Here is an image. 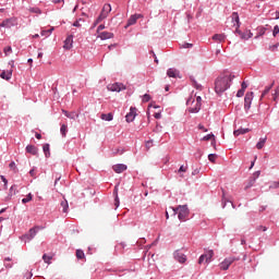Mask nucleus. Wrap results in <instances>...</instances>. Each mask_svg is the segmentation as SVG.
<instances>
[{
	"instance_id": "obj_1",
	"label": "nucleus",
	"mask_w": 279,
	"mask_h": 279,
	"mask_svg": "<svg viewBox=\"0 0 279 279\" xmlns=\"http://www.w3.org/2000/svg\"><path fill=\"white\" fill-rule=\"evenodd\" d=\"M236 77L234 74H223L216 78L215 81V93L221 97L232 86V82Z\"/></svg>"
},
{
	"instance_id": "obj_2",
	"label": "nucleus",
	"mask_w": 279,
	"mask_h": 279,
	"mask_svg": "<svg viewBox=\"0 0 279 279\" xmlns=\"http://www.w3.org/2000/svg\"><path fill=\"white\" fill-rule=\"evenodd\" d=\"M39 230H45V227L35 226L29 229L27 233H25L22 239L27 243V241H32L37 234Z\"/></svg>"
},
{
	"instance_id": "obj_3",
	"label": "nucleus",
	"mask_w": 279,
	"mask_h": 279,
	"mask_svg": "<svg viewBox=\"0 0 279 279\" xmlns=\"http://www.w3.org/2000/svg\"><path fill=\"white\" fill-rule=\"evenodd\" d=\"M179 221H186L189 219V215H191V210H189V205H179Z\"/></svg>"
},
{
	"instance_id": "obj_4",
	"label": "nucleus",
	"mask_w": 279,
	"mask_h": 279,
	"mask_svg": "<svg viewBox=\"0 0 279 279\" xmlns=\"http://www.w3.org/2000/svg\"><path fill=\"white\" fill-rule=\"evenodd\" d=\"M236 260H240L239 257H234V256H231V257H226L219 265L220 269L222 271H228V269H230V265H232V263L236 262Z\"/></svg>"
},
{
	"instance_id": "obj_5",
	"label": "nucleus",
	"mask_w": 279,
	"mask_h": 279,
	"mask_svg": "<svg viewBox=\"0 0 279 279\" xmlns=\"http://www.w3.org/2000/svg\"><path fill=\"white\" fill-rule=\"evenodd\" d=\"M252 101H254V92H248L245 94L244 97V110L245 112L250 111V108H252Z\"/></svg>"
},
{
	"instance_id": "obj_6",
	"label": "nucleus",
	"mask_w": 279,
	"mask_h": 279,
	"mask_svg": "<svg viewBox=\"0 0 279 279\" xmlns=\"http://www.w3.org/2000/svg\"><path fill=\"white\" fill-rule=\"evenodd\" d=\"M215 256V251L209 250L206 253L202 254L198 258V265H202V263H210L213 260V257Z\"/></svg>"
},
{
	"instance_id": "obj_7",
	"label": "nucleus",
	"mask_w": 279,
	"mask_h": 279,
	"mask_svg": "<svg viewBox=\"0 0 279 279\" xmlns=\"http://www.w3.org/2000/svg\"><path fill=\"white\" fill-rule=\"evenodd\" d=\"M16 25V19L10 17L5 19L0 23V27H4L7 29H10L11 27H14Z\"/></svg>"
},
{
	"instance_id": "obj_8",
	"label": "nucleus",
	"mask_w": 279,
	"mask_h": 279,
	"mask_svg": "<svg viewBox=\"0 0 279 279\" xmlns=\"http://www.w3.org/2000/svg\"><path fill=\"white\" fill-rule=\"evenodd\" d=\"M138 19H143V14H133V15H131L129 17L124 28L128 29V27H132V25H136V21H138Z\"/></svg>"
},
{
	"instance_id": "obj_9",
	"label": "nucleus",
	"mask_w": 279,
	"mask_h": 279,
	"mask_svg": "<svg viewBox=\"0 0 279 279\" xmlns=\"http://www.w3.org/2000/svg\"><path fill=\"white\" fill-rule=\"evenodd\" d=\"M167 76L168 77H174V78H179L182 80V74H180V70L175 69V68H170L167 70Z\"/></svg>"
},
{
	"instance_id": "obj_10",
	"label": "nucleus",
	"mask_w": 279,
	"mask_h": 279,
	"mask_svg": "<svg viewBox=\"0 0 279 279\" xmlns=\"http://www.w3.org/2000/svg\"><path fill=\"white\" fill-rule=\"evenodd\" d=\"M136 119V107H131L130 112L125 116L126 123H132Z\"/></svg>"
},
{
	"instance_id": "obj_11",
	"label": "nucleus",
	"mask_w": 279,
	"mask_h": 279,
	"mask_svg": "<svg viewBox=\"0 0 279 279\" xmlns=\"http://www.w3.org/2000/svg\"><path fill=\"white\" fill-rule=\"evenodd\" d=\"M173 257H174V259L178 260V263H181V264L186 263V255L184 253H182V251H180V250L174 251Z\"/></svg>"
},
{
	"instance_id": "obj_12",
	"label": "nucleus",
	"mask_w": 279,
	"mask_h": 279,
	"mask_svg": "<svg viewBox=\"0 0 279 279\" xmlns=\"http://www.w3.org/2000/svg\"><path fill=\"white\" fill-rule=\"evenodd\" d=\"M63 43V49L71 51L73 49V35H69Z\"/></svg>"
},
{
	"instance_id": "obj_13",
	"label": "nucleus",
	"mask_w": 279,
	"mask_h": 279,
	"mask_svg": "<svg viewBox=\"0 0 279 279\" xmlns=\"http://www.w3.org/2000/svg\"><path fill=\"white\" fill-rule=\"evenodd\" d=\"M114 173H123V171H128V165L125 163H117L112 167Z\"/></svg>"
},
{
	"instance_id": "obj_14",
	"label": "nucleus",
	"mask_w": 279,
	"mask_h": 279,
	"mask_svg": "<svg viewBox=\"0 0 279 279\" xmlns=\"http://www.w3.org/2000/svg\"><path fill=\"white\" fill-rule=\"evenodd\" d=\"M222 208H226V206H228V204H231L232 208H236V205H234V203H232V201H230L228 197H226V190H222Z\"/></svg>"
},
{
	"instance_id": "obj_15",
	"label": "nucleus",
	"mask_w": 279,
	"mask_h": 279,
	"mask_svg": "<svg viewBox=\"0 0 279 279\" xmlns=\"http://www.w3.org/2000/svg\"><path fill=\"white\" fill-rule=\"evenodd\" d=\"M97 38H100V40H110V38H114V33L101 32Z\"/></svg>"
},
{
	"instance_id": "obj_16",
	"label": "nucleus",
	"mask_w": 279,
	"mask_h": 279,
	"mask_svg": "<svg viewBox=\"0 0 279 279\" xmlns=\"http://www.w3.org/2000/svg\"><path fill=\"white\" fill-rule=\"evenodd\" d=\"M231 21L234 27H241V19L239 17V12H233L231 14Z\"/></svg>"
},
{
	"instance_id": "obj_17",
	"label": "nucleus",
	"mask_w": 279,
	"mask_h": 279,
	"mask_svg": "<svg viewBox=\"0 0 279 279\" xmlns=\"http://www.w3.org/2000/svg\"><path fill=\"white\" fill-rule=\"evenodd\" d=\"M125 87H123V84L121 83H114L111 85L110 90L112 93H121Z\"/></svg>"
},
{
	"instance_id": "obj_18",
	"label": "nucleus",
	"mask_w": 279,
	"mask_h": 279,
	"mask_svg": "<svg viewBox=\"0 0 279 279\" xmlns=\"http://www.w3.org/2000/svg\"><path fill=\"white\" fill-rule=\"evenodd\" d=\"M256 36H255V40H258V38H260V36H265V34L267 33V27L265 26H258L256 28Z\"/></svg>"
},
{
	"instance_id": "obj_19",
	"label": "nucleus",
	"mask_w": 279,
	"mask_h": 279,
	"mask_svg": "<svg viewBox=\"0 0 279 279\" xmlns=\"http://www.w3.org/2000/svg\"><path fill=\"white\" fill-rule=\"evenodd\" d=\"M26 153L32 154V156H38V147H36L34 145H27Z\"/></svg>"
},
{
	"instance_id": "obj_20",
	"label": "nucleus",
	"mask_w": 279,
	"mask_h": 279,
	"mask_svg": "<svg viewBox=\"0 0 279 279\" xmlns=\"http://www.w3.org/2000/svg\"><path fill=\"white\" fill-rule=\"evenodd\" d=\"M252 36H254L252 31H245V32L240 33V38L242 40H250V38H252Z\"/></svg>"
},
{
	"instance_id": "obj_21",
	"label": "nucleus",
	"mask_w": 279,
	"mask_h": 279,
	"mask_svg": "<svg viewBox=\"0 0 279 279\" xmlns=\"http://www.w3.org/2000/svg\"><path fill=\"white\" fill-rule=\"evenodd\" d=\"M19 185H16V184H13L11 187H10V190H9V195H8V198L10 199V198H12V197H14V195H16V193H19Z\"/></svg>"
},
{
	"instance_id": "obj_22",
	"label": "nucleus",
	"mask_w": 279,
	"mask_h": 279,
	"mask_svg": "<svg viewBox=\"0 0 279 279\" xmlns=\"http://www.w3.org/2000/svg\"><path fill=\"white\" fill-rule=\"evenodd\" d=\"M113 195H114V206L116 208H119V206L121 205V201H119V190L117 187H114Z\"/></svg>"
},
{
	"instance_id": "obj_23",
	"label": "nucleus",
	"mask_w": 279,
	"mask_h": 279,
	"mask_svg": "<svg viewBox=\"0 0 279 279\" xmlns=\"http://www.w3.org/2000/svg\"><path fill=\"white\" fill-rule=\"evenodd\" d=\"M100 119L102 121H112L114 119V114H112V112H109V113H102L100 116Z\"/></svg>"
},
{
	"instance_id": "obj_24",
	"label": "nucleus",
	"mask_w": 279,
	"mask_h": 279,
	"mask_svg": "<svg viewBox=\"0 0 279 279\" xmlns=\"http://www.w3.org/2000/svg\"><path fill=\"white\" fill-rule=\"evenodd\" d=\"M0 77L2 80H12V70H9L8 73L5 71H2Z\"/></svg>"
},
{
	"instance_id": "obj_25",
	"label": "nucleus",
	"mask_w": 279,
	"mask_h": 279,
	"mask_svg": "<svg viewBox=\"0 0 279 279\" xmlns=\"http://www.w3.org/2000/svg\"><path fill=\"white\" fill-rule=\"evenodd\" d=\"M213 40H216V43H223V40H226V35H223V34H215L213 36Z\"/></svg>"
},
{
	"instance_id": "obj_26",
	"label": "nucleus",
	"mask_w": 279,
	"mask_h": 279,
	"mask_svg": "<svg viewBox=\"0 0 279 279\" xmlns=\"http://www.w3.org/2000/svg\"><path fill=\"white\" fill-rule=\"evenodd\" d=\"M247 132H250V129H238L233 132L234 136H241V134H247Z\"/></svg>"
},
{
	"instance_id": "obj_27",
	"label": "nucleus",
	"mask_w": 279,
	"mask_h": 279,
	"mask_svg": "<svg viewBox=\"0 0 279 279\" xmlns=\"http://www.w3.org/2000/svg\"><path fill=\"white\" fill-rule=\"evenodd\" d=\"M60 206L62 208V213H69V201H61Z\"/></svg>"
},
{
	"instance_id": "obj_28",
	"label": "nucleus",
	"mask_w": 279,
	"mask_h": 279,
	"mask_svg": "<svg viewBox=\"0 0 279 279\" xmlns=\"http://www.w3.org/2000/svg\"><path fill=\"white\" fill-rule=\"evenodd\" d=\"M201 110H202V106L195 105L194 107L189 109V112H191V114H197V112H199Z\"/></svg>"
},
{
	"instance_id": "obj_29",
	"label": "nucleus",
	"mask_w": 279,
	"mask_h": 279,
	"mask_svg": "<svg viewBox=\"0 0 279 279\" xmlns=\"http://www.w3.org/2000/svg\"><path fill=\"white\" fill-rule=\"evenodd\" d=\"M49 149H50L49 144H44L43 151H44L46 158H49V156H51V151Z\"/></svg>"
},
{
	"instance_id": "obj_30",
	"label": "nucleus",
	"mask_w": 279,
	"mask_h": 279,
	"mask_svg": "<svg viewBox=\"0 0 279 279\" xmlns=\"http://www.w3.org/2000/svg\"><path fill=\"white\" fill-rule=\"evenodd\" d=\"M265 143H267V137H260L258 143L256 144V147L258 149H263V147H265Z\"/></svg>"
},
{
	"instance_id": "obj_31",
	"label": "nucleus",
	"mask_w": 279,
	"mask_h": 279,
	"mask_svg": "<svg viewBox=\"0 0 279 279\" xmlns=\"http://www.w3.org/2000/svg\"><path fill=\"white\" fill-rule=\"evenodd\" d=\"M101 12H105V14L108 16V14L112 12V5H110V3L105 4Z\"/></svg>"
},
{
	"instance_id": "obj_32",
	"label": "nucleus",
	"mask_w": 279,
	"mask_h": 279,
	"mask_svg": "<svg viewBox=\"0 0 279 279\" xmlns=\"http://www.w3.org/2000/svg\"><path fill=\"white\" fill-rule=\"evenodd\" d=\"M53 27H51L50 29L47 31H41L40 32V36H45V38H49V36H51V34L53 33Z\"/></svg>"
},
{
	"instance_id": "obj_33",
	"label": "nucleus",
	"mask_w": 279,
	"mask_h": 279,
	"mask_svg": "<svg viewBox=\"0 0 279 279\" xmlns=\"http://www.w3.org/2000/svg\"><path fill=\"white\" fill-rule=\"evenodd\" d=\"M105 19H108V13L100 12L99 16L96 19L97 23H101Z\"/></svg>"
},
{
	"instance_id": "obj_34",
	"label": "nucleus",
	"mask_w": 279,
	"mask_h": 279,
	"mask_svg": "<svg viewBox=\"0 0 279 279\" xmlns=\"http://www.w3.org/2000/svg\"><path fill=\"white\" fill-rule=\"evenodd\" d=\"M274 82L269 85V86H266L264 92L262 93V97H265V95H268L269 94V90H271V88H274Z\"/></svg>"
},
{
	"instance_id": "obj_35",
	"label": "nucleus",
	"mask_w": 279,
	"mask_h": 279,
	"mask_svg": "<svg viewBox=\"0 0 279 279\" xmlns=\"http://www.w3.org/2000/svg\"><path fill=\"white\" fill-rule=\"evenodd\" d=\"M53 257L52 256H49V255H47V254H44L43 255V260H44V263H46L47 265H51V259H52Z\"/></svg>"
},
{
	"instance_id": "obj_36",
	"label": "nucleus",
	"mask_w": 279,
	"mask_h": 279,
	"mask_svg": "<svg viewBox=\"0 0 279 279\" xmlns=\"http://www.w3.org/2000/svg\"><path fill=\"white\" fill-rule=\"evenodd\" d=\"M33 198L34 196L32 195V193H28L27 196L22 199V204H28V202H32Z\"/></svg>"
},
{
	"instance_id": "obj_37",
	"label": "nucleus",
	"mask_w": 279,
	"mask_h": 279,
	"mask_svg": "<svg viewBox=\"0 0 279 279\" xmlns=\"http://www.w3.org/2000/svg\"><path fill=\"white\" fill-rule=\"evenodd\" d=\"M60 132H61V135L63 137L66 136L68 125L66 124H61Z\"/></svg>"
},
{
	"instance_id": "obj_38",
	"label": "nucleus",
	"mask_w": 279,
	"mask_h": 279,
	"mask_svg": "<svg viewBox=\"0 0 279 279\" xmlns=\"http://www.w3.org/2000/svg\"><path fill=\"white\" fill-rule=\"evenodd\" d=\"M85 256L84 251L76 250V258H78V260H82V258H85Z\"/></svg>"
},
{
	"instance_id": "obj_39",
	"label": "nucleus",
	"mask_w": 279,
	"mask_h": 279,
	"mask_svg": "<svg viewBox=\"0 0 279 279\" xmlns=\"http://www.w3.org/2000/svg\"><path fill=\"white\" fill-rule=\"evenodd\" d=\"M29 12H32L33 14H43V11L37 7L31 8Z\"/></svg>"
},
{
	"instance_id": "obj_40",
	"label": "nucleus",
	"mask_w": 279,
	"mask_h": 279,
	"mask_svg": "<svg viewBox=\"0 0 279 279\" xmlns=\"http://www.w3.org/2000/svg\"><path fill=\"white\" fill-rule=\"evenodd\" d=\"M151 100V96L149 94H145L143 97H142V101L144 104H147L148 101Z\"/></svg>"
},
{
	"instance_id": "obj_41",
	"label": "nucleus",
	"mask_w": 279,
	"mask_h": 279,
	"mask_svg": "<svg viewBox=\"0 0 279 279\" xmlns=\"http://www.w3.org/2000/svg\"><path fill=\"white\" fill-rule=\"evenodd\" d=\"M257 178H260V170L255 171V172L253 173V175L251 177V179L253 180V182H256V179H257Z\"/></svg>"
},
{
	"instance_id": "obj_42",
	"label": "nucleus",
	"mask_w": 279,
	"mask_h": 279,
	"mask_svg": "<svg viewBox=\"0 0 279 279\" xmlns=\"http://www.w3.org/2000/svg\"><path fill=\"white\" fill-rule=\"evenodd\" d=\"M170 210H172V217H175V215H178V213H180V206L170 207Z\"/></svg>"
},
{
	"instance_id": "obj_43",
	"label": "nucleus",
	"mask_w": 279,
	"mask_h": 279,
	"mask_svg": "<svg viewBox=\"0 0 279 279\" xmlns=\"http://www.w3.org/2000/svg\"><path fill=\"white\" fill-rule=\"evenodd\" d=\"M215 138V135L213 133H209L207 135H205L204 137H202V141H210V140Z\"/></svg>"
},
{
	"instance_id": "obj_44",
	"label": "nucleus",
	"mask_w": 279,
	"mask_h": 279,
	"mask_svg": "<svg viewBox=\"0 0 279 279\" xmlns=\"http://www.w3.org/2000/svg\"><path fill=\"white\" fill-rule=\"evenodd\" d=\"M208 160H209V162H215V160H217V154H209Z\"/></svg>"
},
{
	"instance_id": "obj_45",
	"label": "nucleus",
	"mask_w": 279,
	"mask_h": 279,
	"mask_svg": "<svg viewBox=\"0 0 279 279\" xmlns=\"http://www.w3.org/2000/svg\"><path fill=\"white\" fill-rule=\"evenodd\" d=\"M279 34V26L278 25H275L274 26V29H272V36L276 38Z\"/></svg>"
},
{
	"instance_id": "obj_46",
	"label": "nucleus",
	"mask_w": 279,
	"mask_h": 279,
	"mask_svg": "<svg viewBox=\"0 0 279 279\" xmlns=\"http://www.w3.org/2000/svg\"><path fill=\"white\" fill-rule=\"evenodd\" d=\"M154 147V140H149L146 142V149H151Z\"/></svg>"
},
{
	"instance_id": "obj_47",
	"label": "nucleus",
	"mask_w": 279,
	"mask_h": 279,
	"mask_svg": "<svg viewBox=\"0 0 279 279\" xmlns=\"http://www.w3.org/2000/svg\"><path fill=\"white\" fill-rule=\"evenodd\" d=\"M274 100L278 99L279 97V86L276 87L275 93L272 94Z\"/></svg>"
},
{
	"instance_id": "obj_48",
	"label": "nucleus",
	"mask_w": 279,
	"mask_h": 279,
	"mask_svg": "<svg viewBox=\"0 0 279 279\" xmlns=\"http://www.w3.org/2000/svg\"><path fill=\"white\" fill-rule=\"evenodd\" d=\"M0 179L2 180V182L4 184V189L8 190V179L5 178V175H0Z\"/></svg>"
},
{
	"instance_id": "obj_49",
	"label": "nucleus",
	"mask_w": 279,
	"mask_h": 279,
	"mask_svg": "<svg viewBox=\"0 0 279 279\" xmlns=\"http://www.w3.org/2000/svg\"><path fill=\"white\" fill-rule=\"evenodd\" d=\"M269 189H279V181H274L270 185Z\"/></svg>"
},
{
	"instance_id": "obj_50",
	"label": "nucleus",
	"mask_w": 279,
	"mask_h": 279,
	"mask_svg": "<svg viewBox=\"0 0 279 279\" xmlns=\"http://www.w3.org/2000/svg\"><path fill=\"white\" fill-rule=\"evenodd\" d=\"M192 86L194 87V88H196V90H202V84H199V83H197V81L196 82H194V84H192Z\"/></svg>"
},
{
	"instance_id": "obj_51",
	"label": "nucleus",
	"mask_w": 279,
	"mask_h": 279,
	"mask_svg": "<svg viewBox=\"0 0 279 279\" xmlns=\"http://www.w3.org/2000/svg\"><path fill=\"white\" fill-rule=\"evenodd\" d=\"M279 44H275L272 46H269L270 51H278Z\"/></svg>"
},
{
	"instance_id": "obj_52",
	"label": "nucleus",
	"mask_w": 279,
	"mask_h": 279,
	"mask_svg": "<svg viewBox=\"0 0 279 279\" xmlns=\"http://www.w3.org/2000/svg\"><path fill=\"white\" fill-rule=\"evenodd\" d=\"M9 167H10V169H12L13 171H16V162L11 161V162L9 163Z\"/></svg>"
},
{
	"instance_id": "obj_53",
	"label": "nucleus",
	"mask_w": 279,
	"mask_h": 279,
	"mask_svg": "<svg viewBox=\"0 0 279 279\" xmlns=\"http://www.w3.org/2000/svg\"><path fill=\"white\" fill-rule=\"evenodd\" d=\"M243 95H245V90L244 89H239L236 93V97H243Z\"/></svg>"
},
{
	"instance_id": "obj_54",
	"label": "nucleus",
	"mask_w": 279,
	"mask_h": 279,
	"mask_svg": "<svg viewBox=\"0 0 279 279\" xmlns=\"http://www.w3.org/2000/svg\"><path fill=\"white\" fill-rule=\"evenodd\" d=\"M4 53H5V56H8V53H12V47L11 46L5 47L4 48Z\"/></svg>"
},
{
	"instance_id": "obj_55",
	"label": "nucleus",
	"mask_w": 279,
	"mask_h": 279,
	"mask_svg": "<svg viewBox=\"0 0 279 279\" xmlns=\"http://www.w3.org/2000/svg\"><path fill=\"white\" fill-rule=\"evenodd\" d=\"M193 44L185 43L183 44V49H192Z\"/></svg>"
},
{
	"instance_id": "obj_56",
	"label": "nucleus",
	"mask_w": 279,
	"mask_h": 279,
	"mask_svg": "<svg viewBox=\"0 0 279 279\" xmlns=\"http://www.w3.org/2000/svg\"><path fill=\"white\" fill-rule=\"evenodd\" d=\"M106 29V25L104 24H100L98 27H97V34H99V32Z\"/></svg>"
},
{
	"instance_id": "obj_57",
	"label": "nucleus",
	"mask_w": 279,
	"mask_h": 279,
	"mask_svg": "<svg viewBox=\"0 0 279 279\" xmlns=\"http://www.w3.org/2000/svg\"><path fill=\"white\" fill-rule=\"evenodd\" d=\"M198 130H202L203 132H208V129H206V126H204V124H198Z\"/></svg>"
},
{
	"instance_id": "obj_58",
	"label": "nucleus",
	"mask_w": 279,
	"mask_h": 279,
	"mask_svg": "<svg viewBox=\"0 0 279 279\" xmlns=\"http://www.w3.org/2000/svg\"><path fill=\"white\" fill-rule=\"evenodd\" d=\"M178 173H186V168H184V166H181L178 170Z\"/></svg>"
},
{
	"instance_id": "obj_59",
	"label": "nucleus",
	"mask_w": 279,
	"mask_h": 279,
	"mask_svg": "<svg viewBox=\"0 0 279 279\" xmlns=\"http://www.w3.org/2000/svg\"><path fill=\"white\" fill-rule=\"evenodd\" d=\"M257 230H258V231L262 230L263 232H267V227H265V226H258V227H257Z\"/></svg>"
},
{
	"instance_id": "obj_60",
	"label": "nucleus",
	"mask_w": 279,
	"mask_h": 279,
	"mask_svg": "<svg viewBox=\"0 0 279 279\" xmlns=\"http://www.w3.org/2000/svg\"><path fill=\"white\" fill-rule=\"evenodd\" d=\"M196 106H202V96L196 97Z\"/></svg>"
},
{
	"instance_id": "obj_61",
	"label": "nucleus",
	"mask_w": 279,
	"mask_h": 279,
	"mask_svg": "<svg viewBox=\"0 0 279 279\" xmlns=\"http://www.w3.org/2000/svg\"><path fill=\"white\" fill-rule=\"evenodd\" d=\"M33 276H34V274H32V271H29V272L25 274L24 278L32 279Z\"/></svg>"
},
{
	"instance_id": "obj_62",
	"label": "nucleus",
	"mask_w": 279,
	"mask_h": 279,
	"mask_svg": "<svg viewBox=\"0 0 279 279\" xmlns=\"http://www.w3.org/2000/svg\"><path fill=\"white\" fill-rule=\"evenodd\" d=\"M154 117H155L156 119H162V113H161V112H156V113L154 114Z\"/></svg>"
},
{
	"instance_id": "obj_63",
	"label": "nucleus",
	"mask_w": 279,
	"mask_h": 279,
	"mask_svg": "<svg viewBox=\"0 0 279 279\" xmlns=\"http://www.w3.org/2000/svg\"><path fill=\"white\" fill-rule=\"evenodd\" d=\"M272 16H275V21L279 20V11H276L275 13H272Z\"/></svg>"
},
{
	"instance_id": "obj_64",
	"label": "nucleus",
	"mask_w": 279,
	"mask_h": 279,
	"mask_svg": "<svg viewBox=\"0 0 279 279\" xmlns=\"http://www.w3.org/2000/svg\"><path fill=\"white\" fill-rule=\"evenodd\" d=\"M246 88H247V83L242 82V84H241V89H242V90H245Z\"/></svg>"
}]
</instances>
